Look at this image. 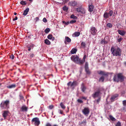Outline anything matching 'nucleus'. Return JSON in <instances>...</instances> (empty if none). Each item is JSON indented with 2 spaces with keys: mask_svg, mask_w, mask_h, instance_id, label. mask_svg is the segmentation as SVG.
<instances>
[{
  "mask_svg": "<svg viewBox=\"0 0 126 126\" xmlns=\"http://www.w3.org/2000/svg\"><path fill=\"white\" fill-rule=\"evenodd\" d=\"M71 41V39L68 36H65L64 41V43L65 44H67L68 43H69Z\"/></svg>",
  "mask_w": 126,
  "mask_h": 126,
  "instance_id": "f8f14e48",
  "label": "nucleus"
},
{
  "mask_svg": "<svg viewBox=\"0 0 126 126\" xmlns=\"http://www.w3.org/2000/svg\"><path fill=\"white\" fill-rule=\"evenodd\" d=\"M81 98L83 99H84L85 100H86L87 99V97H81Z\"/></svg>",
  "mask_w": 126,
  "mask_h": 126,
  "instance_id": "680f3d73",
  "label": "nucleus"
},
{
  "mask_svg": "<svg viewBox=\"0 0 126 126\" xmlns=\"http://www.w3.org/2000/svg\"><path fill=\"white\" fill-rule=\"evenodd\" d=\"M10 58L12 59H14V55L13 54L11 55L10 56Z\"/></svg>",
  "mask_w": 126,
  "mask_h": 126,
  "instance_id": "09e8293b",
  "label": "nucleus"
},
{
  "mask_svg": "<svg viewBox=\"0 0 126 126\" xmlns=\"http://www.w3.org/2000/svg\"><path fill=\"white\" fill-rule=\"evenodd\" d=\"M80 34V32H76L74 33L73 35L75 37H78Z\"/></svg>",
  "mask_w": 126,
  "mask_h": 126,
  "instance_id": "cd10ccee",
  "label": "nucleus"
},
{
  "mask_svg": "<svg viewBox=\"0 0 126 126\" xmlns=\"http://www.w3.org/2000/svg\"><path fill=\"white\" fill-rule=\"evenodd\" d=\"M65 22L64 21H62L63 23V24H65Z\"/></svg>",
  "mask_w": 126,
  "mask_h": 126,
  "instance_id": "774afa93",
  "label": "nucleus"
},
{
  "mask_svg": "<svg viewBox=\"0 0 126 126\" xmlns=\"http://www.w3.org/2000/svg\"><path fill=\"white\" fill-rule=\"evenodd\" d=\"M77 11L78 12H80L82 14H84L85 13V9L82 8L81 7H79L76 8Z\"/></svg>",
  "mask_w": 126,
  "mask_h": 126,
  "instance_id": "0eeeda50",
  "label": "nucleus"
},
{
  "mask_svg": "<svg viewBox=\"0 0 126 126\" xmlns=\"http://www.w3.org/2000/svg\"><path fill=\"white\" fill-rule=\"evenodd\" d=\"M104 77L103 76H102L99 79V81L103 82L104 80Z\"/></svg>",
  "mask_w": 126,
  "mask_h": 126,
  "instance_id": "2f4dec72",
  "label": "nucleus"
},
{
  "mask_svg": "<svg viewBox=\"0 0 126 126\" xmlns=\"http://www.w3.org/2000/svg\"><path fill=\"white\" fill-rule=\"evenodd\" d=\"M43 21L45 23L46 22H47V20L45 18H44L43 19Z\"/></svg>",
  "mask_w": 126,
  "mask_h": 126,
  "instance_id": "8fccbe9b",
  "label": "nucleus"
},
{
  "mask_svg": "<svg viewBox=\"0 0 126 126\" xmlns=\"http://www.w3.org/2000/svg\"><path fill=\"white\" fill-rule=\"evenodd\" d=\"M28 108L25 105H24L22 106L20 108V110L22 111L26 112L27 111Z\"/></svg>",
  "mask_w": 126,
  "mask_h": 126,
  "instance_id": "4468645a",
  "label": "nucleus"
},
{
  "mask_svg": "<svg viewBox=\"0 0 126 126\" xmlns=\"http://www.w3.org/2000/svg\"><path fill=\"white\" fill-rule=\"evenodd\" d=\"M84 62V61H83V60H81L80 58H79L77 63L79 64L80 65H82L83 64Z\"/></svg>",
  "mask_w": 126,
  "mask_h": 126,
  "instance_id": "aec40b11",
  "label": "nucleus"
},
{
  "mask_svg": "<svg viewBox=\"0 0 126 126\" xmlns=\"http://www.w3.org/2000/svg\"><path fill=\"white\" fill-rule=\"evenodd\" d=\"M52 35L51 34H49L47 37L48 39H51L52 38Z\"/></svg>",
  "mask_w": 126,
  "mask_h": 126,
  "instance_id": "ea45409f",
  "label": "nucleus"
},
{
  "mask_svg": "<svg viewBox=\"0 0 126 126\" xmlns=\"http://www.w3.org/2000/svg\"><path fill=\"white\" fill-rule=\"evenodd\" d=\"M108 43V42L106 41H104V44H107Z\"/></svg>",
  "mask_w": 126,
  "mask_h": 126,
  "instance_id": "338daca9",
  "label": "nucleus"
},
{
  "mask_svg": "<svg viewBox=\"0 0 126 126\" xmlns=\"http://www.w3.org/2000/svg\"><path fill=\"white\" fill-rule=\"evenodd\" d=\"M106 19H107L109 17L108 14L107 12H105L103 16Z\"/></svg>",
  "mask_w": 126,
  "mask_h": 126,
  "instance_id": "a878e982",
  "label": "nucleus"
},
{
  "mask_svg": "<svg viewBox=\"0 0 126 126\" xmlns=\"http://www.w3.org/2000/svg\"><path fill=\"white\" fill-rule=\"evenodd\" d=\"M100 98H99L97 99L96 100V101L97 103H99V102L100 101Z\"/></svg>",
  "mask_w": 126,
  "mask_h": 126,
  "instance_id": "13d9d810",
  "label": "nucleus"
},
{
  "mask_svg": "<svg viewBox=\"0 0 126 126\" xmlns=\"http://www.w3.org/2000/svg\"><path fill=\"white\" fill-rule=\"evenodd\" d=\"M20 97V99H23V96L21 95H19Z\"/></svg>",
  "mask_w": 126,
  "mask_h": 126,
  "instance_id": "864d4df0",
  "label": "nucleus"
},
{
  "mask_svg": "<svg viewBox=\"0 0 126 126\" xmlns=\"http://www.w3.org/2000/svg\"><path fill=\"white\" fill-rule=\"evenodd\" d=\"M89 11L90 12H92L93 10L94 6L93 5H90L89 6Z\"/></svg>",
  "mask_w": 126,
  "mask_h": 126,
  "instance_id": "5701e85b",
  "label": "nucleus"
},
{
  "mask_svg": "<svg viewBox=\"0 0 126 126\" xmlns=\"http://www.w3.org/2000/svg\"><path fill=\"white\" fill-rule=\"evenodd\" d=\"M70 23L69 21L67 22H65V25H68Z\"/></svg>",
  "mask_w": 126,
  "mask_h": 126,
  "instance_id": "052dcab7",
  "label": "nucleus"
},
{
  "mask_svg": "<svg viewBox=\"0 0 126 126\" xmlns=\"http://www.w3.org/2000/svg\"><path fill=\"white\" fill-rule=\"evenodd\" d=\"M86 58V55H84L83 58V61H84V62H85V60Z\"/></svg>",
  "mask_w": 126,
  "mask_h": 126,
  "instance_id": "de8ad7c7",
  "label": "nucleus"
},
{
  "mask_svg": "<svg viewBox=\"0 0 126 126\" xmlns=\"http://www.w3.org/2000/svg\"><path fill=\"white\" fill-rule=\"evenodd\" d=\"M104 40H102L101 42V44H102L104 43Z\"/></svg>",
  "mask_w": 126,
  "mask_h": 126,
  "instance_id": "e2e57ef3",
  "label": "nucleus"
},
{
  "mask_svg": "<svg viewBox=\"0 0 126 126\" xmlns=\"http://www.w3.org/2000/svg\"><path fill=\"white\" fill-rule=\"evenodd\" d=\"M34 45L33 44H31L29 46L31 48H33V47H34Z\"/></svg>",
  "mask_w": 126,
  "mask_h": 126,
  "instance_id": "3c124183",
  "label": "nucleus"
},
{
  "mask_svg": "<svg viewBox=\"0 0 126 126\" xmlns=\"http://www.w3.org/2000/svg\"><path fill=\"white\" fill-rule=\"evenodd\" d=\"M70 17L72 18H73L75 19H76L77 18V17L73 15H72L70 16Z\"/></svg>",
  "mask_w": 126,
  "mask_h": 126,
  "instance_id": "c9c22d12",
  "label": "nucleus"
},
{
  "mask_svg": "<svg viewBox=\"0 0 126 126\" xmlns=\"http://www.w3.org/2000/svg\"><path fill=\"white\" fill-rule=\"evenodd\" d=\"M17 19V16H16L15 17V18H14L13 19V21H15V20H16Z\"/></svg>",
  "mask_w": 126,
  "mask_h": 126,
  "instance_id": "4d7b16f0",
  "label": "nucleus"
},
{
  "mask_svg": "<svg viewBox=\"0 0 126 126\" xmlns=\"http://www.w3.org/2000/svg\"><path fill=\"white\" fill-rule=\"evenodd\" d=\"M60 106H61V108L63 110H64L65 108V106L63 104V102H61L60 104Z\"/></svg>",
  "mask_w": 126,
  "mask_h": 126,
  "instance_id": "7c9ffc66",
  "label": "nucleus"
},
{
  "mask_svg": "<svg viewBox=\"0 0 126 126\" xmlns=\"http://www.w3.org/2000/svg\"><path fill=\"white\" fill-rule=\"evenodd\" d=\"M35 19L36 20V21H38L39 20V18L38 17H36Z\"/></svg>",
  "mask_w": 126,
  "mask_h": 126,
  "instance_id": "bf43d9fd",
  "label": "nucleus"
},
{
  "mask_svg": "<svg viewBox=\"0 0 126 126\" xmlns=\"http://www.w3.org/2000/svg\"><path fill=\"white\" fill-rule=\"evenodd\" d=\"M68 8L66 6H64L63 7V9L64 11H67L68 10Z\"/></svg>",
  "mask_w": 126,
  "mask_h": 126,
  "instance_id": "72a5a7b5",
  "label": "nucleus"
},
{
  "mask_svg": "<svg viewBox=\"0 0 126 126\" xmlns=\"http://www.w3.org/2000/svg\"><path fill=\"white\" fill-rule=\"evenodd\" d=\"M29 55L30 58H31L33 57L34 55L33 53H31Z\"/></svg>",
  "mask_w": 126,
  "mask_h": 126,
  "instance_id": "a19ab883",
  "label": "nucleus"
},
{
  "mask_svg": "<svg viewBox=\"0 0 126 126\" xmlns=\"http://www.w3.org/2000/svg\"><path fill=\"white\" fill-rule=\"evenodd\" d=\"M83 113L86 116H88L90 112L89 109L88 107H85L82 110Z\"/></svg>",
  "mask_w": 126,
  "mask_h": 126,
  "instance_id": "7ed1b4c3",
  "label": "nucleus"
},
{
  "mask_svg": "<svg viewBox=\"0 0 126 126\" xmlns=\"http://www.w3.org/2000/svg\"><path fill=\"white\" fill-rule=\"evenodd\" d=\"M51 39H52V40L53 41L55 39V37H53V36H52V38H51Z\"/></svg>",
  "mask_w": 126,
  "mask_h": 126,
  "instance_id": "69168bd1",
  "label": "nucleus"
},
{
  "mask_svg": "<svg viewBox=\"0 0 126 126\" xmlns=\"http://www.w3.org/2000/svg\"><path fill=\"white\" fill-rule=\"evenodd\" d=\"M79 58L78 56L77 55L76 56L74 55H72L71 57V60L76 63H77Z\"/></svg>",
  "mask_w": 126,
  "mask_h": 126,
  "instance_id": "9d476101",
  "label": "nucleus"
},
{
  "mask_svg": "<svg viewBox=\"0 0 126 126\" xmlns=\"http://www.w3.org/2000/svg\"><path fill=\"white\" fill-rule=\"evenodd\" d=\"M100 93V91L98 90L97 91L95 92L94 94H92V96L94 98H95L96 97H98Z\"/></svg>",
  "mask_w": 126,
  "mask_h": 126,
  "instance_id": "9b49d317",
  "label": "nucleus"
},
{
  "mask_svg": "<svg viewBox=\"0 0 126 126\" xmlns=\"http://www.w3.org/2000/svg\"><path fill=\"white\" fill-rule=\"evenodd\" d=\"M81 91L83 92H85V91L86 89V88L85 85H84L83 83H82L81 85Z\"/></svg>",
  "mask_w": 126,
  "mask_h": 126,
  "instance_id": "6ab92c4d",
  "label": "nucleus"
},
{
  "mask_svg": "<svg viewBox=\"0 0 126 126\" xmlns=\"http://www.w3.org/2000/svg\"><path fill=\"white\" fill-rule=\"evenodd\" d=\"M32 122H34L35 125L38 126L40 124V121L38 117H36L33 118L32 121Z\"/></svg>",
  "mask_w": 126,
  "mask_h": 126,
  "instance_id": "20e7f679",
  "label": "nucleus"
},
{
  "mask_svg": "<svg viewBox=\"0 0 126 126\" xmlns=\"http://www.w3.org/2000/svg\"><path fill=\"white\" fill-rule=\"evenodd\" d=\"M86 44L85 43L82 42L81 43V48H84L86 47Z\"/></svg>",
  "mask_w": 126,
  "mask_h": 126,
  "instance_id": "c756f323",
  "label": "nucleus"
},
{
  "mask_svg": "<svg viewBox=\"0 0 126 126\" xmlns=\"http://www.w3.org/2000/svg\"><path fill=\"white\" fill-rule=\"evenodd\" d=\"M70 4L71 6H75L77 5V4L76 2L75 1H74L73 2H71L70 3Z\"/></svg>",
  "mask_w": 126,
  "mask_h": 126,
  "instance_id": "b1692460",
  "label": "nucleus"
},
{
  "mask_svg": "<svg viewBox=\"0 0 126 126\" xmlns=\"http://www.w3.org/2000/svg\"><path fill=\"white\" fill-rule=\"evenodd\" d=\"M77 82L76 81H74L72 82L71 81H69L67 84L68 86L70 87L75 86L77 84Z\"/></svg>",
  "mask_w": 126,
  "mask_h": 126,
  "instance_id": "1a4fd4ad",
  "label": "nucleus"
},
{
  "mask_svg": "<svg viewBox=\"0 0 126 126\" xmlns=\"http://www.w3.org/2000/svg\"><path fill=\"white\" fill-rule=\"evenodd\" d=\"M107 26L108 27L111 28L112 27V25L111 23H109L107 24Z\"/></svg>",
  "mask_w": 126,
  "mask_h": 126,
  "instance_id": "e433bc0d",
  "label": "nucleus"
},
{
  "mask_svg": "<svg viewBox=\"0 0 126 126\" xmlns=\"http://www.w3.org/2000/svg\"><path fill=\"white\" fill-rule=\"evenodd\" d=\"M109 117L110 119L113 121H115L116 120L111 115H109Z\"/></svg>",
  "mask_w": 126,
  "mask_h": 126,
  "instance_id": "c85d7f7f",
  "label": "nucleus"
},
{
  "mask_svg": "<svg viewBox=\"0 0 126 126\" xmlns=\"http://www.w3.org/2000/svg\"><path fill=\"white\" fill-rule=\"evenodd\" d=\"M110 50L112 54L114 56H121V49L119 47H112Z\"/></svg>",
  "mask_w": 126,
  "mask_h": 126,
  "instance_id": "f257e3e1",
  "label": "nucleus"
},
{
  "mask_svg": "<svg viewBox=\"0 0 126 126\" xmlns=\"http://www.w3.org/2000/svg\"><path fill=\"white\" fill-rule=\"evenodd\" d=\"M113 13V11L112 10H111L108 13V14L110 16H112Z\"/></svg>",
  "mask_w": 126,
  "mask_h": 126,
  "instance_id": "4c0bfd02",
  "label": "nucleus"
},
{
  "mask_svg": "<svg viewBox=\"0 0 126 126\" xmlns=\"http://www.w3.org/2000/svg\"><path fill=\"white\" fill-rule=\"evenodd\" d=\"M76 22V20H72L70 21V23L71 24H73L75 23Z\"/></svg>",
  "mask_w": 126,
  "mask_h": 126,
  "instance_id": "37998d69",
  "label": "nucleus"
},
{
  "mask_svg": "<svg viewBox=\"0 0 126 126\" xmlns=\"http://www.w3.org/2000/svg\"><path fill=\"white\" fill-rule=\"evenodd\" d=\"M10 101L6 100L2 101L0 104V107L2 109H7L9 108Z\"/></svg>",
  "mask_w": 126,
  "mask_h": 126,
  "instance_id": "f03ea898",
  "label": "nucleus"
},
{
  "mask_svg": "<svg viewBox=\"0 0 126 126\" xmlns=\"http://www.w3.org/2000/svg\"><path fill=\"white\" fill-rule=\"evenodd\" d=\"M9 113L8 111L5 110L4 111L3 113L2 114L3 116L5 119L7 116L8 115V114Z\"/></svg>",
  "mask_w": 126,
  "mask_h": 126,
  "instance_id": "f3484780",
  "label": "nucleus"
},
{
  "mask_svg": "<svg viewBox=\"0 0 126 126\" xmlns=\"http://www.w3.org/2000/svg\"><path fill=\"white\" fill-rule=\"evenodd\" d=\"M118 33L122 36H124L126 34V31L123 30H118L117 31Z\"/></svg>",
  "mask_w": 126,
  "mask_h": 126,
  "instance_id": "2eb2a0df",
  "label": "nucleus"
},
{
  "mask_svg": "<svg viewBox=\"0 0 126 126\" xmlns=\"http://www.w3.org/2000/svg\"><path fill=\"white\" fill-rule=\"evenodd\" d=\"M123 39L122 37H120V38L119 39H118V42H120Z\"/></svg>",
  "mask_w": 126,
  "mask_h": 126,
  "instance_id": "49530a36",
  "label": "nucleus"
},
{
  "mask_svg": "<svg viewBox=\"0 0 126 126\" xmlns=\"http://www.w3.org/2000/svg\"><path fill=\"white\" fill-rule=\"evenodd\" d=\"M29 8H28L26 9L24 11L23 13V15L24 16H26L27 14L28 13L29 11Z\"/></svg>",
  "mask_w": 126,
  "mask_h": 126,
  "instance_id": "412c9836",
  "label": "nucleus"
},
{
  "mask_svg": "<svg viewBox=\"0 0 126 126\" xmlns=\"http://www.w3.org/2000/svg\"><path fill=\"white\" fill-rule=\"evenodd\" d=\"M78 102L79 103H82L83 102V101L80 99H79L77 100Z\"/></svg>",
  "mask_w": 126,
  "mask_h": 126,
  "instance_id": "c03bdc74",
  "label": "nucleus"
},
{
  "mask_svg": "<svg viewBox=\"0 0 126 126\" xmlns=\"http://www.w3.org/2000/svg\"><path fill=\"white\" fill-rule=\"evenodd\" d=\"M86 123V120L85 119L84 120H83L80 123V124H83L84 125H85Z\"/></svg>",
  "mask_w": 126,
  "mask_h": 126,
  "instance_id": "f704fd0d",
  "label": "nucleus"
},
{
  "mask_svg": "<svg viewBox=\"0 0 126 126\" xmlns=\"http://www.w3.org/2000/svg\"><path fill=\"white\" fill-rule=\"evenodd\" d=\"M97 32V30L95 27H91L90 32L92 35H94L96 34Z\"/></svg>",
  "mask_w": 126,
  "mask_h": 126,
  "instance_id": "39448f33",
  "label": "nucleus"
},
{
  "mask_svg": "<svg viewBox=\"0 0 126 126\" xmlns=\"http://www.w3.org/2000/svg\"><path fill=\"white\" fill-rule=\"evenodd\" d=\"M118 95L117 94H115L111 96V99L112 100L111 101H114V100L117 97H118Z\"/></svg>",
  "mask_w": 126,
  "mask_h": 126,
  "instance_id": "4be33fe9",
  "label": "nucleus"
},
{
  "mask_svg": "<svg viewBox=\"0 0 126 126\" xmlns=\"http://www.w3.org/2000/svg\"><path fill=\"white\" fill-rule=\"evenodd\" d=\"M85 71L87 74H90L91 72L89 70L88 67V64L87 62H86L85 66Z\"/></svg>",
  "mask_w": 126,
  "mask_h": 126,
  "instance_id": "6e6552de",
  "label": "nucleus"
},
{
  "mask_svg": "<svg viewBox=\"0 0 126 126\" xmlns=\"http://www.w3.org/2000/svg\"><path fill=\"white\" fill-rule=\"evenodd\" d=\"M59 111V113L61 114H62L63 113V111L62 110H58Z\"/></svg>",
  "mask_w": 126,
  "mask_h": 126,
  "instance_id": "603ef678",
  "label": "nucleus"
},
{
  "mask_svg": "<svg viewBox=\"0 0 126 126\" xmlns=\"http://www.w3.org/2000/svg\"><path fill=\"white\" fill-rule=\"evenodd\" d=\"M121 124L120 122H118L116 124V126H121Z\"/></svg>",
  "mask_w": 126,
  "mask_h": 126,
  "instance_id": "a18cd8bd",
  "label": "nucleus"
},
{
  "mask_svg": "<svg viewBox=\"0 0 126 126\" xmlns=\"http://www.w3.org/2000/svg\"><path fill=\"white\" fill-rule=\"evenodd\" d=\"M118 79L119 80V82L120 81L121 82H123L124 79V77L122 73H119L117 74Z\"/></svg>",
  "mask_w": 126,
  "mask_h": 126,
  "instance_id": "423d86ee",
  "label": "nucleus"
},
{
  "mask_svg": "<svg viewBox=\"0 0 126 126\" xmlns=\"http://www.w3.org/2000/svg\"><path fill=\"white\" fill-rule=\"evenodd\" d=\"M53 107V106L52 105H50L49 106V108L50 109H52Z\"/></svg>",
  "mask_w": 126,
  "mask_h": 126,
  "instance_id": "5fc2aeb1",
  "label": "nucleus"
},
{
  "mask_svg": "<svg viewBox=\"0 0 126 126\" xmlns=\"http://www.w3.org/2000/svg\"><path fill=\"white\" fill-rule=\"evenodd\" d=\"M28 50L30 51L31 50V48L29 46H28Z\"/></svg>",
  "mask_w": 126,
  "mask_h": 126,
  "instance_id": "0e129e2a",
  "label": "nucleus"
},
{
  "mask_svg": "<svg viewBox=\"0 0 126 126\" xmlns=\"http://www.w3.org/2000/svg\"><path fill=\"white\" fill-rule=\"evenodd\" d=\"M46 126H52L49 123H47L46 125Z\"/></svg>",
  "mask_w": 126,
  "mask_h": 126,
  "instance_id": "6e6d98bb",
  "label": "nucleus"
},
{
  "mask_svg": "<svg viewBox=\"0 0 126 126\" xmlns=\"http://www.w3.org/2000/svg\"><path fill=\"white\" fill-rule=\"evenodd\" d=\"M113 80L115 82H119V79L117 74L114 75L113 78Z\"/></svg>",
  "mask_w": 126,
  "mask_h": 126,
  "instance_id": "a211bd4d",
  "label": "nucleus"
},
{
  "mask_svg": "<svg viewBox=\"0 0 126 126\" xmlns=\"http://www.w3.org/2000/svg\"><path fill=\"white\" fill-rule=\"evenodd\" d=\"M123 104L124 106H126V100H124L123 101Z\"/></svg>",
  "mask_w": 126,
  "mask_h": 126,
  "instance_id": "79ce46f5",
  "label": "nucleus"
},
{
  "mask_svg": "<svg viewBox=\"0 0 126 126\" xmlns=\"http://www.w3.org/2000/svg\"><path fill=\"white\" fill-rule=\"evenodd\" d=\"M20 4L23 5H26L27 4L26 2V1H24L23 0H22L20 2Z\"/></svg>",
  "mask_w": 126,
  "mask_h": 126,
  "instance_id": "473e14b6",
  "label": "nucleus"
},
{
  "mask_svg": "<svg viewBox=\"0 0 126 126\" xmlns=\"http://www.w3.org/2000/svg\"><path fill=\"white\" fill-rule=\"evenodd\" d=\"M77 51V49L75 48H73L71 51L72 54H74L76 53Z\"/></svg>",
  "mask_w": 126,
  "mask_h": 126,
  "instance_id": "393cba45",
  "label": "nucleus"
},
{
  "mask_svg": "<svg viewBox=\"0 0 126 126\" xmlns=\"http://www.w3.org/2000/svg\"><path fill=\"white\" fill-rule=\"evenodd\" d=\"M45 43L47 45H49L50 44V42L47 39H46L45 40Z\"/></svg>",
  "mask_w": 126,
  "mask_h": 126,
  "instance_id": "bb28decb",
  "label": "nucleus"
},
{
  "mask_svg": "<svg viewBox=\"0 0 126 126\" xmlns=\"http://www.w3.org/2000/svg\"><path fill=\"white\" fill-rule=\"evenodd\" d=\"M16 87V84H14L8 85L6 87L9 89H11L12 88H15Z\"/></svg>",
  "mask_w": 126,
  "mask_h": 126,
  "instance_id": "dca6fc26",
  "label": "nucleus"
},
{
  "mask_svg": "<svg viewBox=\"0 0 126 126\" xmlns=\"http://www.w3.org/2000/svg\"><path fill=\"white\" fill-rule=\"evenodd\" d=\"M50 31V29L49 28H46L45 31V32L46 33H48Z\"/></svg>",
  "mask_w": 126,
  "mask_h": 126,
  "instance_id": "58836bf2",
  "label": "nucleus"
},
{
  "mask_svg": "<svg viewBox=\"0 0 126 126\" xmlns=\"http://www.w3.org/2000/svg\"><path fill=\"white\" fill-rule=\"evenodd\" d=\"M97 72L98 74L99 75L107 76H108V73H106L105 71H98Z\"/></svg>",
  "mask_w": 126,
  "mask_h": 126,
  "instance_id": "ddd939ff",
  "label": "nucleus"
}]
</instances>
